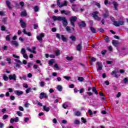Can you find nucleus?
Wrapping results in <instances>:
<instances>
[{
    "label": "nucleus",
    "mask_w": 128,
    "mask_h": 128,
    "mask_svg": "<svg viewBox=\"0 0 128 128\" xmlns=\"http://www.w3.org/2000/svg\"><path fill=\"white\" fill-rule=\"evenodd\" d=\"M52 18L53 20L56 22V20H58L59 22H62V24H63V26L64 28H66V26H68V20L64 16H52Z\"/></svg>",
    "instance_id": "nucleus-1"
},
{
    "label": "nucleus",
    "mask_w": 128,
    "mask_h": 128,
    "mask_svg": "<svg viewBox=\"0 0 128 128\" xmlns=\"http://www.w3.org/2000/svg\"><path fill=\"white\" fill-rule=\"evenodd\" d=\"M60 0H57V6H58L59 8H62V6H68V2L66 0H64V2L62 3H60Z\"/></svg>",
    "instance_id": "nucleus-2"
},
{
    "label": "nucleus",
    "mask_w": 128,
    "mask_h": 128,
    "mask_svg": "<svg viewBox=\"0 0 128 128\" xmlns=\"http://www.w3.org/2000/svg\"><path fill=\"white\" fill-rule=\"evenodd\" d=\"M124 21L120 20L118 21H114V25L115 26H124Z\"/></svg>",
    "instance_id": "nucleus-3"
},
{
    "label": "nucleus",
    "mask_w": 128,
    "mask_h": 128,
    "mask_svg": "<svg viewBox=\"0 0 128 128\" xmlns=\"http://www.w3.org/2000/svg\"><path fill=\"white\" fill-rule=\"evenodd\" d=\"M98 12H93V13L92 14V16L94 20H96L98 22H100L102 18L98 16Z\"/></svg>",
    "instance_id": "nucleus-4"
},
{
    "label": "nucleus",
    "mask_w": 128,
    "mask_h": 128,
    "mask_svg": "<svg viewBox=\"0 0 128 128\" xmlns=\"http://www.w3.org/2000/svg\"><path fill=\"white\" fill-rule=\"evenodd\" d=\"M44 37V33H42L39 36H36L37 40L42 44V38Z\"/></svg>",
    "instance_id": "nucleus-5"
},
{
    "label": "nucleus",
    "mask_w": 128,
    "mask_h": 128,
    "mask_svg": "<svg viewBox=\"0 0 128 128\" xmlns=\"http://www.w3.org/2000/svg\"><path fill=\"white\" fill-rule=\"evenodd\" d=\"M56 38H58V40H60V38H62L63 42L66 41V38H64V35H60V34H56Z\"/></svg>",
    "instance_id": "nucleus-6"
},
{
    "label": "nucleus",
    "mask_w": 128,
    "mask_h": 128,
    "mask_svg": "<svg viewBox=\"0 0 128 128\" xmlns=\"http://www.w3.org/2000/svg\"><path fill=\"white\" fill-rule=\"evenodd\" d=\"M76 16H72L70 18V22H71L72 26L74 28L76 26V25L74 24V22H76Z\"/></svg>",
    "instance_id": "nucleus-7"
},
{
    "label": "nucleus",
    "mask_w": 128,
    "mask_h": 128,
    "mask_svg": "<svg viewBox=\"0 0 128 128\" xmlns=\"http://www.w3.org/2000/svg\"><path fill=\"white\" fill-rule=\"evenodd\" d=\"M27 50H28V52H32V54H36V46L32 47V50L30 49V48L28 47Z\"/></svg>",
    "instance_id": "nucleus-8"
},
{
    "label": "nucleus",
    "mask_w": 128,
    "mask_h": 128,
    "mask_svg": "<svg viewBox=\"0 0 128 128\" xmlns=\"http://www.w3.org/2000/svg\"><path fill=\"white\" fill-rule=\"evenodd\" d=\"M82 48V42H80L76 46V50H78V52H80Z\"/></svg>",
    "instance_id": "nucleus-9"
},
{
    "label": "nucleus",
    "mask_w": 128,
    "mask_h": 128,
    "mask_svg": "<svg viewBox=\"0 0 128 128\" xmlns=\"http://www.w3.org/2000/svg\"><path fill=\"white\" fill-rule=\"evenodd\" d=\"M8 78L10 80H16V74H12V75L8 76Z\"/></svg>",
    "instance_id": "nucleus-10"
},
{
    "label": "nucleus",
    "mask_w": 128,
    "mask_h": 128,
    "mask_svg": "<svg viewBox=\"0 0 128 128\" xmlns=\"http://www.w3.org/2000/svg\"><path fill=\"white\" fill-rule=\"evenodd\" d=\"M14 94L16 96H22V94H24V92L16 90L14 91Z\"/></svg>",
    "instance_id": "nucleus-11"
},
{
    "label": "nucleus",
    "mask_w": 128,
    "mask_h": 128,
    "mask_svg": "<svg viewBox=\"0 0 128 128\" xmlns=\"http://www.w3.org/2000/svg\"><path fill=\"white\" fill-rule=\"evenodd\" d=\"M97 64L98 66V70H102V64L100 62H98Z\"/></svg>",
    "instance_id": "nucleus-12"
},
{
    "label": "nucleus",
    "mask_w": 128,
    "mask_h": 128,
    "mask_svg": "<svg viewBox=\"0 0 128 128\" xmlns=\"http://www.w3.org/2000/svg\"><path fill=\"white\" fill-rule=\"evenodd\" d=\"M11 44L12 46H14L15 48H18L19 46L18 42L16 40L12 41Z\"/></svg>",
    "instance_id": "nucleus-13"
},
{
    "label": "nucleus",
    "mask_w": 128,
    "mask_h": 128,
    "mask_svg": "<svg viewBox=\"0 0 128 128\" xmlns=\"http://www.w3.org/2000/svg\"><path fill=\"white\" fill-rule=\"evenodd\" d=\"M22 32H24V34H26L27 36H32V33H30V32H26V28H24Z\"/></svg>",
    "instance_id": "nucleus-14"
},
{
    "label": "nucleus",
    "mask_w": 128,
    "mask_h": 128,
    "mask_svg": "<svg viewBox=\"0 0 128 128\" xmlns=\"http://www.w3.org/2000/svg\"><path fill=\"white\" fill-rule=\"evenodd\" d=\"M20 23L22 28H26V22H24L22 20L20 19Z\"/></svg>",
    "instance_id": "nucleus-15"
},
{
    "label": "nucleus",
    "mask_w": 128,
    "mask_h": 128,
    "mask_svg": "<svg viewBox=\"0 0 128 128\" xmlns=\"http://www.w3.org/2000/svg\"><path fill=\"white\" fill-rule=\"evenodd\" d=\"M113 6H114V10H118V2H113Z\"/></svg>",
    "instance_id": "nucleus-16"
},
{
    "label": "nucleus",
    "mask_w": 128,
    "mask_h": 128,
    "mask_svg": "<svg viewBox=\"0 0 128 128\" xmlns=\"http://www.w3.org/2000/svg\"><path fill=\"white\" fill-rule=\"evenodd\" d=\"M112 44L114 46H118V42L114 40H112Z\"/></svg>",
    "instance_id": "nucleus-17"
},
{
    "label": "nucleus",
    "mask_w": 128,
    "mask_h": 128,
    "mask_svg": "<svg viewBox=\"0 0 128 128\" xmlns=\"http://www.w3.org/2000/svg\"><path fill=\"white\" fill-rule=\"evenodd\" d=\"M2 78H3L5 82H8V80L9 78L6 74H2Z\"/></svg>",
    "instance_id": "nucleus-18"
},
{
    "label": "nucleus",
    "mask_w": 128,
    "mask_h": 128,
    "mask_svg": "<svg viewBox=\"0 0 128 128\" xmlns=\"http://www.w3.org/2000/svg\"><path fill=\"white\" fill-rule=\"evenodd\" d=\"M79 26H82L83 28H84L86 26V23L84 22H81L78 23Z\"/></svg>",
    "instance_id": "nucleus-19"
},
{
    "label": "nucleus",
    "mask_w": 128,
    "mask_h": 128,
    "mask_svg": "<svg viewBox=\"0 0 128 128\" xmlns=\"http://www.w3.org/2000/svg\"><path fill=\"white\" fill-rule=\"evenodd\" d=\"M19 78H20V80H26V75L22 76H20Z\"/></svg>",
    "instance_id": "nucleus-20"
},
{
    "label": "nucleus",
    "mask_w": 128,
    "mask_h": 128,
    "mask_svg": "<svg viewBox=\"0 0 128 128\" xmlns=\"http://www.w3.org/2000/svg\"><path fill=\"white\" fill-rule=\"evenodd\" d=\"M90 28L92 34H96V29H94V27L91 26Z\"/></svg>",
    "instance_id": "nucleus-21"
},
{
    "label": "nucleus",
    "mask_w": 128,
    "mask_h": 128,
    "mask_svg": "<svg viewBox=\"0 0 128 128\" xmlns=\"http://www.w3.org/2000/svg\"><path fill=\"white\" fill-rule=\"evenodd\" d=\"M6 4H7V6H8V8L10 10H12V6H10V2L8 0H6Z\"/></svg>",
    "instance_id": "nucleus-22"
},
{
    "label": "nucleus",
    "mask_w": 128,
    "mask_h": 128,
    "mask_svg": "<svg viewBox=\"0 0 128 128\" xmlns=\"http://www.w3.org/2000/svg\"><path fill=\"white\" fill-rule=\"evenodd\" d=\"M34 12H37L40 10V7H38V6H34Z\"/></svg>",
    "instance_id": "nucleus-23"
},
{
    "label": "nucleus",
    "mask_w": 128,
    "mask_h": 128,
    "mask_svg": "<svg viewBox=\"0 0 128 128\" xmlns=\"http://www.w3.org/2000/svg\"><path fill=\"white\" fill-rule=\"evenodd\" d=\"M112 76H114L115 78H118V75L116 74V70H114L111 73Z\"/></svg>",
    "instance_id": "nucleus-24"
},
{
    "label": "nucleus",
    "mask_w": 128,
    "mask_h": 128,
    "mask_svg": "<svg viewBox=\"0 0 128 128\" xmlns=\"http://www.w3.org/2000/svg\"><path fill=\"white\" fill-rule=\"evenodd\" d=\"M43 108L45 112H49L50 111V108L46 106H43Z\"/></svg>",
    "instance_id": "nucleus-25"
},
{
    "label": "nucleus",
    "mask_w": 128,
    "mask_h": 128,
    "mask_svg": "<svg viewBox=\"0 0 128 128\" xmlns=\"http://www.w3.org/2000/svg\"><path fill=\"white\" fill-rule=\"evenodd\" d=\"M44 92H41L40 94V96H39L40 100H42V98H44Z\"/></svg>",
    "instance_id": "nucleus-26"
},
{
    "label": "nucleus",
    "mask_w": 128,
    "mask_h": 128,
    "mask_svg": "<svg viewBox=\"0 0 128 128\" xmlns=\"http://www.w3.org/2000/svg\"><path fill=\"white\" fill-rule=\"evenodd\" d=\"M72 8L74 12H78V9H76V5L72 6Z\"/></svg>",
    "instance_id": "nucleus-27"
},
{
    "label": "nucleus",
    "mask_w": 128,
    "mask_h": 128,
    "mask_svg": "<svg viewBox=\"0 0 128 128\" xmlns=\"http://www.w3.org/2000/svg\"><path fill=\"white\" fill-rule=\"evenodd\" d=\"M57 90H58V92H62V87L60 85H58L57 86Z\"/></svg>",
    "instance_id": "nucleus-28"
},
{
    "label": "nucleus",
    "mask_w": 128,
    "mask_h": 128,
    "mask_svg": "<svg viewBox=\"0 0 128 128\" xmlns=\"http://www.w3.org/2000/svg\"><path fill=\"white\" fill-rule=\"evenodd\" d=\"M70 38L72 40V42H76V36H72L70 37Z\"/></svg>",
    "instance_id": "nucleus-29"
},
{
    "label": "nucleus",
    "mask_w": 128,
    "mask_h": 128,
    "mask_svg": "<svg viewBox=\"0 0 128 128\" xmlns=\"http://www.w3.org/2000/svg\"><path fill=\"white\" fill-rule=\"evenodd\" d=\"M54 62V60L52 59L49 61L48 64H50V66H52Z\"/></svg>",
    "instance_id": "nucleus-30"
},
{
    "label": "nucleus",
    "mask_w": 128,
    "mask_h": 128,
    "mask_svg": "<svg viewBox=\"0 0 128 128\" xmlns=\"http://www.w3.org/2000/svg\"><path fill=\"white\" fill-rule=\"evenodd\" d=\"M6 62H8V64H12V59L10 58H8L6 59Z\"/></svg>",
    "instance_id": "nucleus-31"
},
{
    "label": "nucleus",
    "mask_w": 128,
    "mask_h": 128,
    "mask_svg": "<svg viewBox=\"0 0 128 128\" xmlns=\"http://www.w3.org/2000/svg\"><path fill=\"white\" fill-rule=\"evenodd\" d=\"M104 40L106 41V42H110V38H108V36H106L104 37Z\"/></svg>",
    "instance_id": "nucleus-32"
},
{
    "label": "nucleus",
    "mask_w": 128,
    "mask_h": 128,
    "mask_svg": "<svg viewBox=\"0 0 128 128\" xmlns=\"http://www.w3.org/2000/svg\"><path fill=\"white\" fill-rule=\"evenodd\" d=\"M26 16V11L24 10L21 12V16Z\"/></svg>",
    "instance_id": "nucleus-33"
},
{
    "label": "nucleus",
    "mask_w": 128,
    "mask_h": 128,
    "mask_svg": "<svg viewBox=\"0 0 128 128\" xmlns=\"http://www.w3.org/2000/svg\"><path fill=\"white\" fill-rule=\"evenodd\" d=\"M61 14H70V12L63 10H61Z\"/></svg>",
    "instance_id": "nucleus-34"
},
{
    "label": "nucleus",
    "mask_w": 128,
    "mask_h": 128,
    "mask_svg": "<svg viewBox=\"0 0 128 128\" xmlns=\"http://www.w3.org/2000/svg\"><path fill=\"white\" fill-rule=\"evenodd\" d=\"M26 52V49H24V48H22L21 49L20 53L22 54H24Z\"/></svg>",
    "instance_id": "nucleus-35"
},
{
    "label": "nucleus",
    "mask_w": 128,
    "mask_h": 128,
    "mask_svg": "<svg viewBox=\"0 0 128 128\" xmlns=\"http://www.w3.org/2000/svg\"><path fill=\"white\" fill-rule=\"evenodd\" d=\"M40 86L44 88V86L46 85V82H41L40 83Z\"/></svg>",
    "instance_id": "nucleus-36"
},
{
    "label": "nucleus",
    "mask_w": 128,
    "mask_h": 128,
    "mask_svg": "<svg viewBox=\"0 0 128 128\" xmlns=\"http://www.w3.org/2000/svg\"><path fill=\"white\" fill-rule=\"evenodd\" d=\"M84 78L82 77H78V80H79V82H84Z\"/></svg>",
    "instance_id": "nucleus-37"
},
{
    "label": "nucleus",
    "mask_w": 128,
    "mask_h": 128,
    "mask_svg": "<svg viewBox=\"0 0 128 128\" xmlns=\"http://www.w3.org/2000/svg\"><path fill=\"white\" fill-rule=\"evenodd\" d=\"M55 54H56V56H60V50H56Z\"/></svg>",
    "instance_id": "nucleus-38"
},
{
    "label": "nucleus",
    "mask_w": 128,
    "mask_h": 128,
    "mask_svg": "<svg viewBox=\"0 0 128 128\" xmlns=\"http://www.w3.org/2000/svg\"><path fill=\"white\" fill-rule=\"evenodd\" d=\"M23 58H26V60H28V54H23Z\"/></svg>",
    "instance_id": "nucleus-39"
},
{
    "label": "nucleus",
    "mask_w": 128,
    "mask_h": 128,
    "mask_svg": "<svg viewBox=\"0 0 128 128\" xmlns=\"http://www.w3.org/2000/svg\"><path fill=\"white\" fill-rule=\"evenodd\" d=\"M66 60H69L70 62L72 60V57L67 56L66 57Z\"/></svg>",
    "instance_id": "nucleus-40"
},
{
    "label": "nucleus",
    "mask_w": 128,
    "mask_h": 128,
    "mask_svg": "<svg viewBox=\"0 0 128 128\" xmlns=\"http://www.w3.org/2000/svg\"><path fill=\"white\" fill-rule=\"evenodd\" d=\"M64 78L66 79L67 80H70L71 78L70 76H64Z\"/></svg>",
    "instance_id": "nucleus-41"
},
{
    "label": "nucleus",
    "mask_w": 128,
    "mask_h": 128,
    "mask_svg": "<svg viewBox=\"0 0 128 128\" xmlns=\"http://www.w3.org/2000/svg\"><path fill=\"white\" fill-rule=\"evenodd\" d=\"M17 114L19 116H22V112H20V111H18L16 112Z\"/></svg>",
    "instance_id": "nucleus-42"
},
{
    "label": "nucleus",
    "mask_w": 128,
    "mask_h": 128,
    "mask_svg": "<svg viewBox=\"0 0 128 128\" xmlns=\"http://www.w3.org/2000/svg\"><path fill=\"white\" fill-rule=\"evenodd\" d=\"M68 107V104H64L62 105V108H64L66 110V108Z\"/></svg>",
    "instance_id": "nucleus-43"
},
{
    "label": "nucleus",
    "mask_w": 128,
    "mask_h": 128,
    "mask_svg": "<svg viewBox=\"0 0 128 128\" xmlns=\"http://www.w3.org/2000/svg\"><path fill=\"white\" fill-rule=\"evenodd\" d=\"M80 114H80V112H76L75 113V116H80Z\"/></svg>",
    "instance_id": "nucleus-44"
},
{
    "label": "nucleus",
    "mask_w": 128,
    "mask_h": 128,
    "mask_svg": "<svg viewBox=\"0 0 128 128\" xmlns=\"http://www.w3.org/2000/svg\"><path fill=\"white\" fill-rule=\"evenodd\" d=\"M6 40L8 42H10V35H8L6 36Z\"/></svg>",
    "instance_id": "nucleus-45"
},
{
    "label": "nucleus",
    "mask_w": 128,
    "mask_h": 128,
    "mask_svg": "<svg viewBox=\"0 0 128 128\" xmlns=\"http://www.w3.org/2000/svg\"><path fill=\"white\" fill-rule=\"evenodd\" d=\"M103 17L106 18H108V16L110 15L108 14V13H107V14H103Z\"/></svg>",
    "instance_id": "nucleus-46"
},
{
    "label": "nucleus",
    "mask_w": 128,
    "mask_h": 128,
    "mask_svg": "<svg viewBox=\"0 0 128 128\" xmlns=\"http://www.w3.org/2000/svg\"><path fill=\"white\" fill-rule=\"evenodd\" d=\"M26 94H28L29 92H32V88H28L26 90Z\"/></svg>",
    "instance_id": "nucleus-47"
},
{
    "label": "nucleus",
    "mask_w": 128,
    "mask_h": 128,
    "mask_svg": "<svg viewBox=\"0 0 128 128\" xmlns=\"http://www.w3.org/2000/svg\"><path fill=\"white\" fill-rule=\"evenodd\" d=\"M66 30L68 32H70V26H66Z\"/></svg>",
    "instance_id": "nucleus-48"
},
{
    "label": "nucleus",
    "mask_w": 128,
    "mask_h": 128,
    "mask_svg": "<svg viewBox=\"0 0 128 128\" xmlns=\"http://www.w3.org/2000/svg\"><path fill=\"white\" fill-rule=\"evenodd\" d=\"M74 124H80V121L78 120H74Z\"/></svg>",
    "instance_id": "nucleus-49"
},
{
    "label": "nucleus",
    "mask_w": 128,
    "mask_h": 128,
    "mask_svg": "<svg viewBox=\"0 0 128 128\" xmlns=\"http://www.w3.org/2000/svg\"><path fill=\"white\" fill-rule=\"evenodd\" d=\"M88 113L89 114L90 116H92V111L90 109L88 110Z\"/></svg>",
    "instance_id": "nucleus-50"
},
{
    "label": "nucleus",
    "mask_w": 128,
    "mask_h": 128,
    "mask_svg": "<svg viewBox=\"0 0 128 128\" xmlns=\"http://www.w3.org/2000/svg\"><path fill=\"white\" fill-rule=\"evenodd\" d=\"M20 118H18V117H16L15 118H14V121L15 122H18Z\"/></svg>",
    "instance_id": "nucleus-51"
},
{
    "label": "nucleus",
    "mask_w": 128,
    "mask_h": 128,
    "mask_svg": "<svg viewBox=\"0 0 128 128\" xmlns=\"http://www.w3.org/2000/svg\"><path fill=\"white\" fill-rule=\"evenodd\" d=\"M81 120H82V122H84V124H86V120L84 119V118H82Z\"/></svg>",
    "instance_id": "nucleus-52"
},
{
    "label": "nucleus",
    "mask_w": 128,
    "mask_h": 128,
    "mask_svg": "<svg viewBox=\"0 0 128 128\" xmlns=\"http://www.w3.org/2000/svg\"><path fill=\"white\" fill-rule=\"evenodd\" d=\"M8 118V114H4L3 116V120H6Z\"/></svg>",
    "instance_id": "nucleus-53"
},
{
    "label": "nucleus",
    "mask_w": 128,
    "mask_h": 128,
    "mask_svg": "<svg viewBox=\"0 0 128 128\" xmlns=\"http://www.w3.org/2000/svg\"><path fill=\"white\" fill-rule=\"evenodd\" d=\"M18 108H19L21 112H24V108L22 106H20L18 107Z\"/></svg>",
    "instance_id": "nucleus-54"
},
{
    "label": "nucleus",
    "mask_w": 128,
    "mask_h": 128,
    "mask_svg": "<svg viewBox=\"0 0 128 128\" xmlns=\"http://www.w3.org/2000/svg\"><path fill=\"white\" fill-rule=\"evenodd\" d=\"M20 4L22 8H24V2H20Z\"/></svg>",
    "instance_id": "nucleus-55"
},
{
    "label": "nucleus",
    "mask_w": 128,
    "mask_h": 128,
    "mask_svg": "<svg viewBox=\"0 0 128 128\" xmlns=\"http://www.w3.org/2000/svg\"><path fill=\"white\" fill-rule=\"evenodd\" d=\"M15 98H16L14 97V96H10V100H14Z\"/></svg>",
    "instance_id": "nucleus-56"
},
{
    "label": "nucleus",
    "mask_w": 128,
    "mask_h": 128,
    "mask_svg": "<svg viewBox=\"0 0 128 128\" xmlns=\"http://www.w3.org/2000/svg\"><path fill=\"white\" fill-rule=\"evenodd\" d=\"M28 78H30L32 77V73H29L27 75Z\"/></svg>",
    "instance_id": "nucleus-57"
},
{
    "label": "nucleus",
    "mask_w": 128,
    "mask_h": 128,
    "mask_svg": "<svg viewBox=\"0 0 128 128\" xmlns=\"http://www.w3.org/2000/svg\"><path fill=\"white\" fill-rule=\"evenodd\" d=\"M123 82H124V84H126V82H128V78H124L123 80Z\"/></svg>",
    "instance_id": "nucleus-58"
},
{
    "label": "nucleus",
    "mask_w": 128,
    "mask_h": 128,
    "mask_svg": "<svg viewBox=\"0 0 128 128\" xmlns=\"http://www.w3.org/2000/svg\"><path fill=\"white\" fill-rule=\"evenodd\" d=\"M95 6H98L99 8H100V3H98V2H96Z\"/></svg>",
    "instance_id": "nucleus-59"
},
{
    "label": "nucleus",
    "mask_w": 128,
    "mask_h": 128,
    "mask_svg": "<svg viewBox=\"0 0 128 128\" xmlns=\"http://www.w3.org/2000/svg\"><path fill=\"white\" fill-rule=\"evenodd\" d=\"M54 68H56L57 70H58V68H60V66H58V64H55V65L54 66Z\"/></svg>",
    "instance_id": "nucleus-60"
},
{
    "label": "nucleus",
    "mask_w": 128,
    "mask_h": 128,
    "mask_svg": "<svg viewBox=\"0 0 128 128\" xmlns=\"http://www.w3.org/2000/svg\"><path fill=\"white\" fill-rule=\"evenodd\" d=\"M8 90L9 91V92H14V90L12 88H8Z\"/></svg>",
    "instance_id": "nucleus-61"
},
{
    "label": "nucleus",
    "mask_w": 128,
    "mask_h": 128,
    "mask_svg": "<svg viewBox=\"0 0 128 128\" xmlns=\"http://www.w3.org/2000/svg\"><path fill=\"white\" fill-rule=\"evenodd\" d=\"M12 56L14 58H20L19 56H16V54H12Z\"/></svg>",
    "instance_id": "nucleus-62"
},
{
    "label": "nucleus",
    "mask_w": 128,
    "mask_h": 128,
    "mask_svg": "<svg viewBox=\"0 0 128 128\" xmlns=\"http://www.w3.org/2000/svg\"><path fill=\"white\" fill-rule=\"evenodd\" d=\"M52 122H54V124H58V120L56 118L53 119Z\"/></svg>",
    "instance_id": "nucleus-63"
},
{
    "label": "nucleus",
    "mask_w": 128,
    "mask_h": 128,
    "mask_svg": "<svg viewBox=\"0 0 128 128\" xmlns=\"http://www.w3.org/2000/svg\"><path fill=\"white\" fill-rule=\"evenodd\" d=\"M1 30H6V27L2 26H1Z\"/></svg>",
    "instance_id": "nucleus-64"
}]
</instances>
